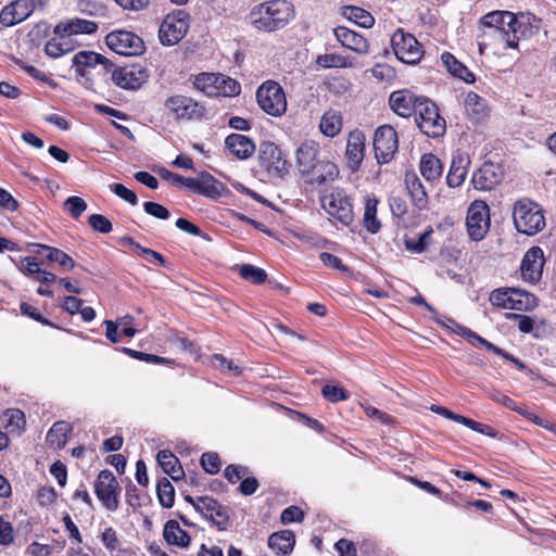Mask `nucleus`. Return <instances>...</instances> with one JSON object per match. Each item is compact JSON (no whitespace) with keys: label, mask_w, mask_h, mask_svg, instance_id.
<instances>
[{"label":"nucleus","mask_w":556,"mask_h":556,"mask_svg":"<svg viewBox=\"0 0 556 556\" xmlns=\"http://www.w3.org/2000/svg\"><path fill=\"white\" fill-rule=\"evenodd\" d=\"M37 500L42 506L50 505L55 502L56 492L53 488L42 486L38 490Z\"/></svg>","instance_id":"nucleus-62"},{"label":"nucleus","mask_w":556,"mask_h":556,"mask_svg":"<svg viewBox=\"0 0 556 556\" xmlns=\"http://www.w3.org/2000/svg\"><path fill=\"white\" fill-rule=\"evenodd\" d=\"M391 43L396 58L403 63L416 64L419 62L422 55L421 46L412 34L396 29L392 35Z\"/></svg>","instance_id":"nucleus-8"},{"label":"nucleus","mask_w":556,"mask_h":556,"mask_svg":"<svg viewBox=\"0 0 556 556\" xmlns=\"http://www.w3.org/2000/svg\"><path fill=\"white\" fill-rule=\"evenodd\" d=\"M15 63L33 78L43 81L49 85L52 84V79L46 73L39 71L35 66L28 65V64L24 63L22 60H15Z\"/></svg>","instance_id":"nucleus-57"},{"label":"nucleus","mask_w":556,"mask_h":556,"mask_svg":"<svg viewBox=\"0 0 556 556\" xmlns=\"http://www.w3.org/2000/svg\"><path fill=\"white\" fill-rule=\"evenodd\" d=\"M98 25L94 22L81 18H73L60 22L54 27V34H65L72 37L79 34H92L97 31Z\"/></svg>","instance_id":"nucleus-29"},{"label":"nucleus","mask_w":556,"mask_h":556,"mask_svg":"<svg viewBox=\"0 0 556 556\" xmlns=\"http://www.w3.org/2000/svg\"><path fill=\"white\" fill-rule=\"evenodd\" d=\"M225 146L231 154L240 160H245L252 156L256 148L252 139L240 134H231L227 136Z\"/></svg>","instance_id":"nucleus-26"},{"label":"nucleus","mask_w":556,"mask_h":556,"mask_svg":"<svg viewBox=\"0 0 556 556\" xmlns=\"http://www.w3.org/2000/svg\"><path fill=\"white\" fill-rule=\"evenodd\" d=\"M513 220L518 232L533 236L545 227L543 208L529 199H521L514 204Z\"/></svg>","instance_id":"nucleus-3"},{"label":"nucleus","mask_w":556,"mask_h":556,"mask_svg":"<svg viewBox=\"0 0 556 556\" xmlns=\"http://www.w3.org/2000/svg\"><path fill=\"white\" fill-rule=\"evenodd\" d=\"M441 60L445 68L455 77L460 78L467 84L475 81V75L460 63L452 53L444 52L441 55Z\"/></svg>","instance_id":"nucleus-32"},{"label":"nucleus","mask_w":556,"mask_h":556,"mask_svg":"<svg viewBox=\"0 0 556 556\" xmlns=\"http://www.w3.org/2000/svg\"><path fill=\"white\" fill-rule=\"evenodd\" d=\"M503 178V170L498 164L485 162L477 169L471 178L473 187L488 191L496 187Z\"/></svg>","instance_id":"nucleus-20"},{"label":"nucleus","mask_w":556,"mask_h":556,"mask_svg":"<svg viewBox=\"0 0 556 556\" xmlns=\"http://www.w3.org/2000/svg\"><path fill=\"white\" fill-rule=\"evenodd\" d=\"M321 206L327 214L345 226L350 225L354 219L352 204L349 198L341 191H332L325 194L321 198Z\"/></svg>","instance_id":"nucleus-14"},{"label":"nucleus","mask_w":556,"mask_h":556,"mask_svg":"<svg viewBox=\"0 0 556 556\" xmlns=\"http://www.w3.org/2000/svg\"><path fill=\"white\" fill-rule=\"evenodd\" d=\"M480 26L483 28L482 36L502 43L503 49H516L526 31V26L508 11H493L485 14L480 20Z\"/></svg>","instance_id":"nucleus-1"},{"label":"nucleus","mask_w":556,"mask_h":556,"mask_svg":"<svg viewBox=\"0 0 556 556\" xmlns=\"http://www.w3.org/2000/svg\"><path fill=\"white\" fill-rule=\"evenodd\" d=\"M27 8L18 2L14 1L5 5L0 12V23L3 26H13L27 17Z\"/></svg>","instance_id":"nucleus-34"},{"label":"nucleus","mask_w":556,"mask_h":556,"mask_svg":"<svg viewBox=\"0 0 556 556\" xmlns=\"http://www.w3.org/2000/svg\"><path fill=\"white\" fill-rule=\"evenodd\" d=\"M101 542L105 548L110 552L119 549L121 542L118 540L116 531L112 527H108L101 533Z\"/></svg>","instance_id":"nucleus-49"},{"label":"nucleus","mask_w":556,"mask_h":556,"mask_svg":"<svg viewBox=\"0 0 556 556\" xmlns=\"http://www.w3.org/2000/svg\"><path fill=\"white\" fill-rule=\"evenodd\" d=\"M295 538L292 531L283 530L269 535L268 546L277 554L287 555L292 552Z\"/></svg>","instance_id":"nucleus-33"},{"label":"nucleus","mask_w":556,"mask_h":556,"mask_svg":"<svg viewBox=\"0 0 556 556\" xmlns=\"http://www.w3.org/2000/svg\"><path fill=\"white\" fill-rule=\"evenodd\" d=\"M318 154V144L315 141H305L296 150V165L302 174H309L315 168Z\"/></svg>","instance_id":"nucleus-27"},{"label":"nucleus","mask_w":556,"mask_h":556,"mask_svg":"<svg viewBox=\"0 0 556 556\" xmlns=\"http://www.w3.org/2000/svg\"><path fill=\"white\" fill-rule=\"evenodd\" d=\"M397 134L390 125L377 128L374 136L375 156L379 164H387L397 151Z\"/></svg>","instance_id":"nucleus-12"},{"label":"nucleus","mask_w":556,"mask_h":556,"mask_svg":"<svg viewBox=\"0 0 556 556\" xmlns=\"http://www.w3.org/2000/svg\"><path fill=\"white\" fill-rule=\"evenodd\" d=\"M88 223L92 229L100 233H109L112 231L113 226L108 217L101 214H92L88 217Z\"/></svg>","instance_id":"nucleus-48"},{"label":"nucleus","mask_w":556,"mask_h":556,"mask_svg":"<svg viewBox=\"0 0 556 556\" xmlns=\"http://www.w3.org/2000/svg\"><path fill=\"white\" fill-rule=\"evenodd\" d=\"M94 492L102 505L110 511L118 508L121 486L110 470H102L94 483Z\"/></svg>","instance_id":"nucleus-10"},{"label":"nucleus","mask_w":556,"mask_h":556,"mask_svg":"<svg viewBox=\"0 0 556 556\" xmlns=\"http://www.w3.org/2000/svg\"><path fill=\"white\" fill-rule=\"evenodd\" d=\"M303 517L304 513L300 507L289 506L282 510L280 520L282 523L287 525L295 521H301Z\"/></svg>","instance_id":"nucleus-58"},{"label":"nucleus","mask_w":556,"mask_h":556,"mask_svg":"<svg viewBox=\"0 0 556 556\" xmlns=\"http://www.w3.org/2000/svg\"><path fill=\"white\" fill-rule=\"evenodd\" d=\"M366 136L359 129L352 130L346 139L345 161L351 172H357L365 156Z\"/></svg>","instance_id":"nucleus-17"},{"label":"nucleus","mask_w":556,"mask_h":556,"mask_svg":"<svg viewBox=\"0 0 556 556\" xmlns=\"http://www.w3.org/2000/svg\"><path fill=\"white\" fill-rule=\"evenodd\" d=\"M544 265L543 251L539 247L529 249L521 261V277L530 283L538 282L542 277Z\"/></svg>","instance_id":"nucleus-19"},{"label":"nucleus","mask_w":556,"mask_h":556,"mask_svg":"<svg viewBox=\"0 0 556 556\" xmlns=\"http://www.w3.org/2000/svg\"><path fill=\"white\" fill-rule=\"evenodd\" d=\"M73 427L66 421H56L47 433V442L55 448L64 447Z\"/></svg>","instance_id":"nucleus-39"},{"label":"nucleus","mask_w":556,"mask_h":556,"mask_svg":"<svg viewBox=\"0 0 556 556\" xmlns=\"http://www.w3.org/2000/svg\"><path fill=\"white\" fill-rule=\"evenodd\" d=\"M136 254L144 258L148 263L165 265V258L156 251L144 247H136Z\"/></svg>","instance_id":"nucleus-53"},{"label":"nucleus","mask_w":556,"mask_h":556,"mask_svg":"<svg viewBox=\"0 0 556 556\" xmlns=\"http://www.w3.org/2000/svg\"><path fill=\"white\" fill-rule=\"evenodd\" d=\"M249 469L240 465H229L226 467L224 476L230 483H236L248 473Z\"/></svg>","instance_id":"nucleus-59"},{"label":"nucleus","mask_w":556,"mask_h":556,"mask_svg":"<svg viewBox=\"0 0 556 556\" xmlns=\"http://www.w3.org/2000/svg\"><path fill=\"white\" fill-rule=\"evenodd\" d=\"M193 85L208 97H233L241 91L239 83L218 73H201L195 76Z\"/></svg>","instance_id":"nucleus-4"},{"label":"nucleus","mask_w":556,"mask_h":556,"mask_svg":"<svg viewBox=\"0 0 556 556\" xmlns=\"http://www.w3.org/2000/svg\"><path fill=\"white\" fill-rule=\"evenodd\" d=\"M345 14L350 20L354 21L357 25L364 28H370L375 23V18L369 12L357 7L348 8Z\"/></svg>","instance_id":"nucleus-44"},{"label":"nucleus","mask_w":556,"mask_h":556,"mask_svg":"<svg viewBox=\"0 0 556 556\" xmlns=\"http://www.w3.org/2000/svg\"><path fill=\"white\" fill-rule=\"evenodd\" d=\"M202 468L210 475H215L220 469V460L215 453H204L201 457Z\"/></svg>","instance_id":"nucleus-51"},{"label":"nucleus","mask_w":556,"mask_h":556,"mask_svg":"<svg viewBox=\"0 0 556 556\" xmlns=\"http://www.w3.org/2000/svg\"><path fill=\"white\" fill-rule=\"evenodd\" d=\"M419 129L428 137L437 138L445 132V121L439 114V109L431 100L425 98L415 113Z\"/></svg>","instance_id":"nucleus-6"},{"label":"nucleus","mask_w":556,"mask_h":556,"mask_svg":"<svg viewBox=\"0 0 556 556\" xmlns=\"http://www.w3.org/2000/svg\"><path fill=\"white\" fill-rule=\"evenodd\" d=\"M506 309L531 311L538 305L536 298L525 290L507 288Z\"/></svg>","instance_id":"nucleus-28"},{"label":"nucleus","mask_w":556,"mask_h":556,"mask_svg":"<svg viewBox=\"0 0 556 556\" xmlns=\"http://www.w3.org/2000/svg\"><path fill=\"white\" fill-rule=\"evenodd\" d=\"M319 258L321 263L327 267H331L341 271L349 270L348 266H345L338 256L331 253L323 252L320 253Z\"/></svg>","instance_id":"nucleus-60"},{"label":"nucleus","mask_w":556,"mask_h":556,"mask_svg":"<svg viewBox=\"0 0 556 556\" xmlns=\"http://www.w3.org/2000/svg\"><path fill=\"white\" fill-rule=\"evenodd\" d=\"M489 206L483 201H475L470 204L466 225L469 237L479 241L484 238L490 227Z\"/></svg>","instance_id":"nucleus-13"},{"label":"nucleus","mask_w":556,"mask_h":556,"mask_svg":"<svg viewBox=\"0 0 556 556\" xmlns=\"http://www.w3.org/2000/svg\"><path fill=\"white\" fill-rule=\"evenodd\" d=\"M109 188L114 194L128 202L129 204L136 205L138 203L136 193L132 190L126 188L123 184H111Z\"/></svg>","instance_id":"nucleus-50"},{"label":"nucleus","mask_w":556,"mask_h":556,"mask_svg":"<svg viewBox=\"0 0 556 556\" xmlns=\"http://www.w3.org/2000/svg\"><path fill=\"white\" fill-rule=\"evenodd\" d=\"M405 185L413 201L418 210H425L428 205V195L425 186L415 173L405 175Z\"/></svg>","instance_id":"nucleus-30"},{"label":"nucleus","mask_w":556,"mask_h":556,"mask_svg":"<svg viewBox=\"0 0 556 556\" xmlns=\"http://www.w3.org/2000/svg\"><path fill=\"white\" fill-rule=\"evenodd\" d=\"M342 115L339 111L329 109L326 111L319 122V129L326 137L333 138L342 130Z\"/></svg>","instance_id":"nucleus-31"},{"label":"nucleus","mask_w":556,"mask_h":556,"mask_svg":"<svg viewBox=\"0 0 556 556\" xmlns=\"http://www.w3.org/2000/svg\"><path fill=\"white\" fill-rule=\"evenodd\" d=\"M430 409L433 412V413H437L447 419H451L455 422H458V424H462L466 427H468L469 429L476 431V432H479V433H482L484 435H488V437H491V438H495L497 432L490 426L488 425H484V424H481V422H478V421H475L470 418H467L465 416H462V415H458V414H455L453 413L452 410L447 409L446 407H443V406H438V405H432L430 407Z\"/></svg>","instance_id":"nucleus-23"},{"label":"nucleus","mask_w":556,"mask_h":556,"mask_svg":"<svg viewBox=\"0 0 556 556\" xmlns=\"http://www.w3.org/2000/svg\"><path fill=\"white\" fill-rule=\"evenodd\" d=\"M156 493L160 504L164 508H170L175 502V490L167 478L159 480L156 485Z\"/></svg>","instance_id":"nucleus-43"},{"label":"nucleus","mask_w":556,"mask_h":556,"mask_svg":"<svg viewBox=\"0 0 556 556\" xmlns=\"http://www.w3.org/2000/svg\"><path fill=\"white\" fill-rule=\"evenodd\" d=\"M419 169L427 181H433L441 177L442 164L435 155L429 153L421 156Z\"/></svg>","instance_id":"nucleus-40"},{"label":"nucleus","mask_w":556,"mask_h":556,"mask_svg":"<svg viewBox=\"0 0 556 556\" xmlns=\"http://www.w3.org/2000/svg\"><path fill=\"white\" fill-rule=\"evenodd\" d=\"M379 200L375 195H368L365 200L363 223L366 230L370 233H377L381 228V223L377 218V206Z\"/></svg>","instance_id":"nucleus-37"},{"label":"nucleus","mask_w":556,"mask_h":556,"mask_svg":"<svg viewBox=\"0 0 556 556\" xmlns=\"http://www.w3.org/2000/svg\"><path fill=\"white\" fill-rule=\"evenodd\" d=\"M256 100L258 106L270 116H282L287 111L286 93L275 80H266L257 88Z\"/></svg>","instance_id":"nucleus-5"},{"label":"nucleus","mask_w":556,"mask_h":556,"mask_svg":"<svg viewBox=\"0 0 556 556\" xmlns=\"http://www.w3.org/2000/svg\"><path fill=\"white\" fill-rule=\"evenodd\" d=\"M18 269L26 276L34 279L35 276L37 275V273H39L40 267H39V263L37 262L36 257L26 256V257L22 258V261L18 265Z\"/></svg>","instance_id":"nucleus-55"},{"label":"nucleus","mask_w":556,"mask_h":556,"mask_svg":"<svg viewBox=\"0 0 556 556\" xmlns=\"http://www.w3.org/2000/svg\"><path fill=\"white\" fill-rule=\"evenodd\" d=\"M219 530H225L229 522L227 510L219 504V509H215L213 518H208Z\"/></svg>","instance_id":"nucleus-61"},{"label":"nucleus","mask_w":556,"mask_h":556,"mask_svg":"<svg viewBox=\"0 0 556 556\" xmlns=\"http://www.w3.org/2000/svg\"><path fill=\"white\" fill-rule=\"evenodd\" d=\"M157 462L164 472L173 469L179 463L178 458L167 450H162L157 453Z\"/></svg>","instance_id":"nucleus-56"},{"label":"nucleus","mask_w":556,"mask_h":556,"mask_svg":"<svg viewBox=\"0 0 556 556\" xmlns=\"http://www.w3.org/2000/svg\"><path fill=\"white\" fill-rule=\"evenodd\" d=\"M336 548L340 553V556H357L355 545L346 539H340L336 543Z\"/></svg>","instance_id":"nucleus-64"},{"label":"nucleus","mask_w":556,"mask_h":556,"mask_svg":"<svg viewBox=\"0 0 556 556\" xmlns=\"http://www.w3.org/2000/svg\"><path fill=\"white\" fill-rule=\"evenodd\" d=\"M471 160L469 154L457 151L452 157L450 170L446 177L447 185L452 188L459 187L467 176Z\"/></svg>","instance_id":"nucleus-22"},{"label":"nucleus","mask_w":556,"mask_h":556,"mask_svg":"<svg viewBox=\"0 0 556 556\" xmlns=\"http://www.w3.org/2000/svg\"><path fill=\"white\" fill-rule=\"evenodd\" d=\"M239 273L243 279L256 285L263 283L267 278V274L264 269L250 264L242 265L239 269Z\"/></svg>","instance_id":"nucleus-46"},{"label":"nucleus","mask_w":556,"mask_h":556,"mask_svg":"<svg viewBox=\"0 0 556 556\" xmlns=\"http://www.w3.org/2000/svg\"><path fill=\"white\" fill-rule=\"evenodd\" d=\"M260 164L268 173L281 175L288 170V163L280 148L270 141L260 146Z\"/></svg>","instance_id":"nucleus-16"},{"label":"nucleus","mask_w":556,"mask_h":556,"mask_svg":"<svg viewBox=\"0 0 556 556\" xmlns=\"http://www.w3.org/2000/svg\"><path fill=\"white\" fill-rule=\"evenodd\" d=\"M40 250L47 252V258L50 262L58 263L63 269L71 270L75 266L74 260L60 249L46 244H36Z\"/></svg>","instance_id":"nucleus-42"},{"label":"nucleus","mask_w":556,"mask_h":556,"mask_svg":"<svg viewBox=\"0 0 556 556\" xmlns=\"http://www.w3.org/2000/svg\"><path fill=\"white\" fill-rule=\"evenodd\" d=\"M333 34L343 47L358 54H367L369 52V42L356 31L344 26H338L333 29Z\"/></svg>","instance_id":"nucleus-21"},{"label":"nucleus","mask_w":556,"mask_h":556,"mask_svg":"<svg viewBox=\"0 0 556 556\" xmlns=\"http://www.w3.org/2000/svg\"><path fill=\"white\" fill-rule=\"evenodd\" d=\"M316 63L323 68H351L355 66L354 59L337 53L320 54L317 56Z\"/></svg>","instance_id":"nucleus-41"},{"label":"nucleus","mask_w":556,"mask_h":556,"mask_svg":"<svg viewBox=\"0 0 556 556\" xmlns=\"http://www.w3.org/2000/svg\"><path fill=\"white\" fill-rule=\"evenodd\" d=\"M143 210L147 214L159 218V219H168L169 218V211L163 206L162 204H159L156 202H144L143 203Z\"/></svg>","instance_id":"nucleus-54"},{"label":"nucleus","mask_w":556,"mask_h":556,"mask_svg":"<svg viewBox=\"0 0 556 556\" xmlns=\"http://www.w3.org/2000/svg\"><path fill=\"white\" fill-rule=\"evenodd\" d=\"M45 46V52L51 58H59L74 50V43L68 35L54 34Z\"/></svg>","instance_id":"nucleus-35"},{"label":"nucleus","mask_w":556,"mask_h":556,"mask_svg":"<svg viewBox=\"0 0 556 556\" xmlns=\"http://www.w3.org/2000/svg\"><path fill=\"white\" fill-rule=\"evenodd\" d=\"M0 206L9 212H15L18 208V202L10 192L0 188Z\"/></svg>","instance_id":"nucleus-63"},{"label":"nucleus","mask_w":556,"mask_h":556,"mask_svg":"<svg viewBox=\"0 0 556 556\" xmlns=\"http://www.w3.org/2000/svg\"><path fill=\"white\" fill-rule=\"evenodd\" d=\"M108 47L117 54L139 55L144 51L143 40L127 30H115L106 35Z\"/></svg>","instance_id":"nucleus-11"},{"label":"nucleus","mask_w":556,"mask_h":556,"mask_svg":"<svg viewBox=\"0 0 556 556\" xmlns=\"http://www.w3.org/2000/svg\"><path fill=\"white\" fill-rule=\"evenodd\" d=\"M424 97H418L407 89L396 90L390 94L389 104L394 113L402 117L415 115Z\"/></svg>","instance_id":"nucleus-18"},{"label":"nucleus","mask_w":556,"mask_h":556,"mask_svg":"<svg viewBox=\"0 0 556 556\" xmlns=\"http://www.w3.org/2000/svg\"><path fill=\"white\" fill-rule=\"evenodd\" d=\"M226 186L207 172H200L197 176V194L212 200L219 199L226 192Z\"/></svg>","instance_id":"nucleus-25"},{"label":"nucleus","mask_w":556,"mask_h":556,"mask_svg":"<svg viewBox=\"0 0 556 556\" xmlns=\"http://www.w3.org/2000/svg\"><path fill=\"white\" fill-rule=\"evenodd\" d=\"M167 112L176 119L199 121L204 116L205 109L192 98L175 94L169 97L165 103Z\"/></svg>","instance_id":"nucleus-9"},{"label":"nucleus","mask_w":556,"mask_h":556,"mask_svg":"<svg viewBox=\"0 0 556 556\" xmlns=\"http://www.w3.org/2000/svg\"><path fill=\"white\" fill-rule=\"evenodd\" d=\"M293 17V5L287 0H271L260 4L251 12L252 24L257 29L265 31L280 29Z\"/></svg>","instance_id":"nucleus-2"},{"label":"nucleus","mask_w":556,"mask_h":556,"mask_svg":"<svg viewBox=\"0 0 556 556\" xmlns=\"http://www.w3.org/2000/svg\"><path fill=\"white\" fill-rule=\"evenodd\" d=\"M64 208L71 214L73 218H78L86 210V201L76 195H72L64 201Z\"/></svg>","instance_id":"nucleus-47"},{"label":"nucleus","mask_w":556,"mask_h":556,"mask_svg":"<svg viewBox=\"0 0 556 556\" xmlns=\"http://www.w3.org/2000/svg\"><path fill=\"white\" fill-rule=\"evenodd\" d=\"M148 78V71L140 65H126L112 73V80L123 89H139Z\"/></svg>","instance_id":"nucleus-15"},{"label":"nucleus","mask_w":556,"mask_h":556,"mask_svg":"<svg viewBox=\"0 0 556 556\" xmlns=\"http://www.w3.org/2000/svg\"><path fill=\"white\" fill-rule=\"evenodd\" d=\"M194 509L204 518H213L215 509H219V503L210 496H199L194 502Z\"/></svg>","instance_id":"nucleus-45"},{"label":"nucleus","mask_w":556,"mask_h":556,"mask_svg":"<svg viewBox=\"0 0 556 556\" xmlns=\"http://www.w3.org/2000/svg\"><path fill=\"white\" fill-rule=\"evenodd\" d=\"M97 65H103L105 71H109L113 64L103 55L93 51H80L73 58V66L77 75L84 77L87 68H93Z\"/></svg>","instance_id":"nucleus-24"},{"label":"nucleus","mask_w":556,"mask_h":556,"mask_svg":"<svg viewBox=\"0 0 556 556\" xmlns=\"http://www.w3.org/2000/svg\"><path fill=\"white\" fill-rule=\"evenodd\" d=\"M467 115L476 122L483 119L486 114L485 100L475 92H468L464 100Z\"/></svg>","instance_id":"nucleus-38"},{"label":"nucleus","mask_w":556,"mask_h":556,"mask_svg":"<svg viewBox=\"0 0 556 556\" xmlns=\"http://www.w3.org/2000/svg\"><path fill=\"white\" fill-rule=\"evenodd\" d=\"M321 394L325 399L332 403L344 401L349 397L348 393L338 386L326 384L321 389Z\"/></svg>","instance_id":"nucleus-52"},{"label":"nucleus","mask_w":556,"mask_h":556,"mask_svg":"<svg viewBox=\"0 0 556 556\" xmlns=\"http://www.w3.org/2000/svg\"><path fill=\"white\" fill-rule=\"evenodd\" d=\"M189 29V18L185 11L166 15L159 28V38L163 46L177 45Z\"/></svg>","instance_id":"nucleus-7"},{"label":"nucleus","mask_w":556,"mask_h":556,"mask_svg":"<svg viewBox=\"0 0 556 556\" xmlns=\"http://www.w3.org/2000/svg\"><path fill=\"white\" fill-rule=\"evenodd\" d=\"M163 536L168 544L187 547L190 544L189 534L182 530L176 520H168L163 530Z\"/></svg>","instance_id":"nucleus-36"}]
</instances>
